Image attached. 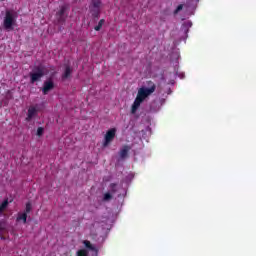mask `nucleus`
I'll list each match as a JSON object with an SVG mask.
<instances>
[{"label": "nucleus", "mask_w": 256, "mask_h": 256, "mask_svg": "<svg viewBox=\"0 0 256 256\" xmlns=\"http://www.w3.org/2000/svg\"><path fill=\"white\" fill-rule=\"evenodd\" d=\"M46 74L47 68H45V66H34L32 71L29 73L30 83H38Z\"/></svg>", "instance_id": "f03ea898"}, {"label": "nucleus", "mask_w": 256, "mask_h": 256, "mask_svg": "<svg viewBox=\"0 0 256 256\" xmlns=\"http://www.w3.org/2000/svg\"><path fill=\"white\" fill-rule=\"evenodd\" d=\"M66 11H67V8L65 6H62L60 8V10L57 12V15L59 17V21H65V19H63V15H65Z\"/></svg>", "instance_id": "9b49d317"}, {"label": "nucleus", "mask_w": 256, "mask_h": 256, "mask_svg": "<svg viewBox=\"0 0 256 256\" xmlns=\"http://www.w3.org/2000/svg\"><path fill=\"white\" fill-rule=\"evenodd\" d=\"M113 199V195L109 192L105 193L103 196V201H111Z\"/></svg>", "instance_id": "f3484780"}, {"label": "nucleus", "mask_w": 256, "mask_h": 256, "mask_svg": "<svg viewBox=\"0 0 256 256\" xmlns=\"http://www.w3.org/2000/svg\"><path fill=\"white\" fill-rule=\"evenodd\" d=\"M9 207V199H5L3 203L0 204V213H3Z\"/></svg>", "instance_id": "ddd939ff"}, {"label": "nucleus", "mask_w": 256, "mask_h": 256, "mask_svg": "<svg viewBox=\"0 0 256 256\" xmlns=\"http://www.w3.org/2000/svg\"><path fill=\"white\" fill-rule=\"evenodd\" d=\"M110 191L114 195V193H117V184L111 183L110 184Z\"/></svg>", "instance_id": "a211bd4d"}, {"label": "nucleus", "mask_w": 256, "mask_h": 256, "mask_svg": "<svg viewBox=\"0 0 256 256\" xmlns=\"http://www.w3.org/2000/svg\"><path fill=\"white\" fill-rule=\"evenodd\" d=\"M53 89H55V82H53V79L49 78L48 80L44 81L42 87L43 95H47L49 91H53Z\"/></svg>", "instance_id": "20e7f679"}, {"label": "nucleus", "mask_w": 256, "mask_h": 256, "mask_svg": "<svg viewBox=\"0 0 256 256\" xmlns=\"http://www.w3.org/2000/svg\"><path fill=\"white\" fill-rule=\"evenodd\" d=\"M117 133V130L115 128H112L106 132L105 138H104V147H107L111 141L115 139V134Z\"/></svg>", "instance_id": "423d86ee"}, {"label": "nucleus", "mask_w": 256, "mask_h": 256, "mask_svg": "<svg viewBox=\"0 0 256 256\" xmlns=\"http://www.w3.org/2000/svg\"><path fill=\"white\" fill-rule=\"evenodd\" d=\"M90 8L101 9V0L92 1V5L90 6Z\"/></svg>", "instance_id": "2eb2a0df"}, {"label": "nucleus", "mask_w": 256, "mask_h": 256, "mask_svg": "<svg viewBox=\"0 0 256 256\" xmlns=\"http://www.w3.org/2000/svg\"><path fill=\"white\" fill-rule=\"evenodd\" d=\"M141 103H143V101L141 99H139L138 97H136L132 104V107H131L132 115H135L137 113V109H139V107H141Z\"/></svg>", "instance_id": "0eeeda50"}, {"label": "nucleus", "mask_w": 256, "mask_h": 256, "mask_svg": "<svg viewBox=\"0 0 256 256\" xmlns=\"http://www.w3.org/2000/svg\"><path fill=\"white\" fill-rule=\"evenodd\" d=\"M182 10H183V4H180L177 6L175 13H179V11H182Z\"/></svg>", "instance_id": "4be33fe9"}, {"label": "nucleus", "mask_w": 256, "mask_h": 256, "mask_svg": "<svg viewBox=\"0 0 256 256\" xmlns=\"http://www.w3.org/2000/svg\"><path fill=\"white\" fill-rule=\"evenodd\" d=\"M45 129L43 127H38L36 135L41 137L44 133Z\"/></svg>", "instance_id": "aec40b11"}, {"label": "nucleus", "mask_w": 256, "mask_h": 256, "mask_svg": "<svg viewBox=\"0 0 256 256\" xmlns=\"http://www.w3.org/2000/svg\"><path fill=\"white\" fill-rule=\"evenodd\" d=\"M104 24H105V19H101L98 22V25L94 27L95 31H101V28L103 27Z\"/></svg>", "instance_id": "dca6fc26"}, {"label": "nucleus", "mask_w": 256, "mask_h": 256, "mask_svg": "<svg viewBox=\"0 0 256 256\" xmlns=\"http://www.w3.org/2000/svg\"><path fill=\"white\" fill-rule=\"evenodd\" d=\"M15 23H17V16H15V12L6 10L3 20L4 29H6V31H13V25H15Z\"/></svg>", "instance_id": "7ed1b4c3"}, {"label": "nucleus", "mask_w": 256, "mask_h": 256, "mask_svg": "<svg viewBox=\"0 0 256 256\" xmlns=\"http://www.w3.org/2000/svg\"><path fill=\"white\" fill-rule=\"evenodd\" d=\"M16 221H22L24 224L27 223V213H18Z\"/></svg>", "instance_id": "f8f14e48"}, {"label": "nucleus", "mask_w": 256, "mask_h": 256, "mask_svg": "<svg viewBox=\"0 0 256 256\" xmlns=\"http://www.w3.org/2000/svg\"><path fill=\"white\" fill-rule=\"evenodd\" d=\"M90 13L94 19H99V15H101V9L99 8H90Z\"/></svg>", "instance_id": "9d476101"}, {"label": "nucleus", "mask_w": 256, "mask_h": 256, "mask_svg": "<svg viewBox=\"0 0 256 256\" xmlns=\"http://www.w3.org/2000/svg\"><path fill=\"white\" fill-rule=\"evenodd\" d=\"M24 213H26V215L28 213H31V204L29 202L26 203V208H25V212Z\"/></svg>", "instance_id": "412c9836"}, {"label": "nucleus", "mask_w": 256, "mask_h": 256, "mask_svg": "<svg viewBox=\"0 0 256 256\" xmlns=\"http://www.w3.org/2000/svg\"><path fill=\"white\" fill-rule=\"evenodd\" d=\"M71 73H73V70L71 69V66L67 65L65 66L64 73L62 74V79H69L71 77Z\"/></svg>", "instance_id": "1a4fd4ad"}, {"label": "nucleus", "mask_w": 256, "mask_h": 256, "mask_svg": "<svg viewBox=\"0 0 256 256\" xmlns=\"http://www.w3.org/2000/svg\"><path fill=\"white\" fill-rule=\"evenodd\" d=\"M147 87H141L138 90L137 98L140 99V101H145L149 95H153V92L157 89V85L149 80L146 82Z\"/></svg>", "instance_id": "f257e3e1"}, {"label": "nucleus", "mask_w": 256, "mask_h": 256, "mask_svg": "<svg viewBox=\"0 0 256 256\" xmlns=\"http://www.w3.org/2000/svg\"><path fill=\"white\" fill-rule=\"evenodd\" d=\"M37 115H39V109H37V106H30L28 108V113L27 117L25 118V121L29 123L33 120V118L37 117Z\"/></svg>", "instance_id": "39448f33"}, {"label": "nucleus", "mask_w": 256, "mask_h": 256, "mask_svg": "<svg viewBox=\"0 0 256 256\" xmlns=\"http://www.w3.org/2000/svg\"><path fill=\"white\" fill-rule=\"evenodd\" d=\"M83 244L85 245L86 249H89L90 251H96L95 246H93L89 240H85Z\"/></svg>", "instance_id": "4468645a"}, {"label": "nucleus", "mask_w": 256, "mask_h": 256, "mask_svg": "<svg viewBox=\"0 0 256 256\" xmlns=\"http://www.w3.org/2000/svg\"><path fill=\"white\" fill-rule=\"evenodd\" d=\"M87 255H88V252L85 249L77 251V256H87Z\"/></svg>", "instance_id": "6ab92c4d"}, {"label": "nucleus", "mask_w": 256, "mask_h": 256, "mask_svg": "<svg viewBox=\"0 0 256 256\" xmlns=\"http://www.w3.org/2000/svg\"><path fill=\"white\" fill-rule=\"evenodd\" d=\"M129 151H131L130 146H123V148L120 150V159H127V157H129Z\"/></svg>", "instance_id": "6e6552de"}]
</instances>
